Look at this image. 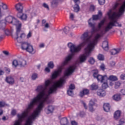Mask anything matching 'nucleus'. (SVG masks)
Returning a JSON list of instances; mask_svg holds the SVG:
<instances>
[{
    "mask_svg": "<svg viewBox=\"0 0 125 125\" xmlns=\"http://www.w3.org/2000/svg\"><path fill=\"white\" fill-rule=\"evenodd\" d=\"M76 6L74 7V12H78L80 11V6L79 4L75 5Z\"/></svg>",
    "mask_w": 125,
    "mask_h": 125,
    "instance_id": "cd10ccee",
    "label": "nucleus"
},
{
    "mask_svg": "<svg viewBox=\"0 0 125 125\" xmlns=\"http://www.w3.org/2000/svg\"><path fill=\"white\" fill-rule=\"evenodd\" d=\"M103 108L104 112H108L110 111L111 106H110V104H104Z\"/></svg>",
    "mask_w": 125,
    "mask_h": 125,
    "instance_id": "2eb2a0df",
    "label": "nucleus"
},
{
    "mask_svg": "<svg viewBox=\"0 0 125 125\" xmlns=\"http://www.w3.org/2000/svg\"><path fill=\"white\" fill-rule=\"evenodd\" d=\"M89 109L90 112H93V111H94V109H93V106L92 105H89Z\"/></svg>",
    "mask_w": 125,
    "mask_h": 125,
    "instance_id": "a18cd8bd",
    "label": "nucleus"
},
{
    "mask_svg": "<svg viewBox=\"0 0 125 125\" xmlns=\"http://www.w3.org/2000/svg\"><path fill=\"white\" fill-rule=\"evenodd\" d=\"M2 75H4V71L0 69V76H2Z\"/></svg>",
    "mask_w": 125,
    "mask_h": 125,
    "instance_id": "5fc2aeb1",
    "label": "nucleus"
},
{
    "mask_svg": "<svg viewBox=\"0 0 125 125\" xmlns=\"http://www.w3.org/2000/svg\"><path fill=\"white\" fill-rule=\"evenodd\" d=\"M57 5H58V0H53L51 2V6L54 8V7H57Z\"/></svg>",
    "mask_w": 125,
    "mask_h": 125,
    "instance_id": "aec40b11",
    "label": "nucleus"
},
{
    "mask_svg": "<svg viewBox=\"0 0 125 125\" xmlns=\"http://www.w3.org/2000/svg\"><path fill=\"white\" fill-rule=\"evenodd\" d=\"M2 114H3V111L2 110V109H0V116H1Z\"/></svg>",
    "mask_w": 125,
    "mask_h": 125,
    "instance_id": "69168bd1",
    "label": "nucleus"
},
{
    "mask_svg": "<svg viewBox=\"0 0 125 125\" xmlns=\"http://www.w3.org/2000/svg\"><path fill=\"white\" fill-rule=\"evenodd\" d=\"M110 64L111 67H114V66L116 65V62L114 61H112L110 62Z\"/></svg>",
    "mask_w": 125,
    "mask_h": 125,
    "instance_id": "3c124183",
    "label": "nucleus"
},
{
    "mask_svg": "<svg viewBox=\"0 0 125 125\" xmlns=\"http://www.w3.org/2000/svg\"><path fill=\"white\" fill-rule=\"evenodd\" d=\"M44 28H46V29L49 28V24H48V23H46L44 25Z\"/></svg>",
    "mask_w": 125,
    "mask_h": 125,
    "instance_id": "e2e57ef3",
    "label": "nucleus"
},
{
    "mask_svg": "<svg viewBox=\"0 0 125 125\" xmlns=\"http://www.w3.org/2000/svg\"><path fill=\"white\" fill-rule=\"evenodd\" d=\"M5 72L7 74H9L10 73V69L9 68H6Z\"/></svg>",
    "mask_w": 125,
    "mask_h": 125,
    "instance_id": "4d7b16f0",
    "label": "nucleus"
},
{
    "mask_svg": "<svg viewBox=\"0 0 125 125\" xmlns=\"http://www.w3.org/2000/svg\"><path fill=\"white\" fill-rule=\"evenodd\" d=\"M75 87L74 84H71L69 86V89L67 90V94L69 95V96H73L74 95V92L73 90L75 89Z\"/></svg>",
    "mask_w": 125,
    "mask_h": 125,
    "instance_id": "20e7f679",
    "label": "nucleus"
},
{
    "mask_svg": "<svg viewBox=\"0 0 125 125\" xmlns=\"http://www.w3.org/2000/svg\"><path fill=\"white\" fill-rule=\"evenodd\" d=\"M95 9V7H94V6L93 5H91L90 7V11H94Z\"/></svg>",
    "mask_w": 125,
    "mask_h": 125,
    "instance_id": "49530a36",
    "label": "nucleus"
},
{
    "mask_svg": "<svg viewBox=\"0 0 125 125\" xmlns=\"http://www.w3.org/2000/svg\"><path fill=\"white\" fill-rule=\"evenodd\" d=\"M102 47L105 51L109 50V43L108 41H105L103 42Z\"/></svg>",
    "mask_w": 125,
    "mask_h": 125,
    "instance_id": "0eeeda50",
    "label": "nucleus"
},
{
    "mask_svg": "<svg viewBox=\"0 0 125 125\" xmlns=\"http://www.w3.org/2000/svg\"><path fill=\"white\" fill-rule=\"evenodd\" d=\"M5 29V23H0V30L4 31Z\"/></svg>",
    "mask_w": 125,
    "mask_h": 125,
    "instance_id": "393cba45",
    "label": "nucleus"
},
{
    "mask_svg": "<svg viewBox=\"0 0 125 125\" xmlns=\"http://www.w3.org/2000/svg\"><path fill=\"white\" fill-rule=\"evenodd\" d=\"M69 18L71 20H74V18H75V15L73 13H70Z\"/></svg>",
    "mask_w": 125,
    "mask_h": 125,
    "instance_id": "c03bdc74",
    "label": "nucleus"
},
{
    "mask_svg": "<svg viewBox=\"0 0 125 125\" xmlns=\"http://www.w3.org/2000/svg\"><path fill=\"white\" fill-rule=\"evenodd\" d=\"M21 20H27V15L22 14L21 17Z\"/></svg>",
    "mask_w": 125,
    "mask_h": 125,
    "instance_id": "72a5a7b5",
    "label": "nucleus"
},
{
    "mask_svg": "<svg viewBox=\"0 0 125 125\" xmlns=\"http://www.w3.org/2000/svg\"><path fill=\"white\" fill-rule=\"evenodd\" d=\"M98 59L100 61H103L104 60V56L101 54H100L98 56Z\"/></svg>",
    "mask_w": 125,
    "mask_h": 125,
    "instance_id": "bb28decb",
    "label": "nucleus"
},
{
    "mask_svg": "<svg viewBox=\"0 0 125 125\" xmlns=\"http://www.w3.org/2000/svg\"><path fill=\"white\" fill-rule=\"evenodd\" d=\"M60 123L61 125H68L69 121H68L67 118L64 117L61 120Z\"/></svg>",
    "mask_w": 125,
    "mask_h": 125,
    "instance_id": "4468645a",
    "label": "nucleus"
},
{
    "mask_svg": "<svg viewBox=\"0 0 125 125\" xmlns=\"http://www.w3.org/2000/svg\"><path fill=\"white\" fill-rule=\"evenodd\" d=\"M124 0H118L117 3L115 4L114 9H115L116 8L118 7V6L119 5V4H121V1H123Z\"/></svg>",
    "mask_w": 125,
    "mask_h": 125,
    "instance_id": "c9c22d12",
    "label": "nucleus"
},
{
    "mask_svg": "<svg viewBox=\"0 0 125 125\" xmlns=\"http://www.w3.org/2000/svg\"><path fill=\"white\" fill-rule=\"evenodd\" d=\"M48 67L50 68V69H53L54 68V63L53 62H50L48 63Z\"/></svg>",
    "mask_w": 125,
    "mask_h": 125,
    "instance_id": "b1692460",
    "label": "nucleus"
},
{
    "mask_svg": "<svg viewBox=\"0 0 125 125\" xmlns=\"http://www.w3.org/2000/svg\"><path fill=\"white\" fill-rule=\"evenodd\" d=\"M25 50L29 53H35L33 45H31V44L30 43L29 44L28 46H27Z\"/></svg>",
    "mask_w": 125,
    "mask_h": 125,
    "instance_id": "9d476101",
    "label": "nucleus"
},
{
    "mask_svg": "<svg viewBox=\"0 0 125 125\" xmlns=\"http://www.w3.org/2000/svg\"><path fill=\"white\" fill-rule=\"evenodd\" d=\"M5 106V103L3 102H0V108H2V107H4Z\"/></svg>",
    "mask_w": 125,
    "mask_h": 125,
    "instance_id": "a19ab883",
    "label": "nucleus"
},
{
    "mask_svg": "<svg viewBox=\"0 0 125 125\" xmlns=\"http://www.w3.org/2000/svg\"><path fill=\"white\" fill-rule=\"evenodd\" d=\"M89 93V90L88 89H83L82 91L80 92V97H83V96L87 95Z\"/></svg>",
    "mask_w": 125,
    "mask_h": 125,
    "instance_id": "ddd939ff",
    "label": "nucleus"
},
{
    "mask_svg": "<svg viewBox=\"0 0 125 125\" xmlns=\"http://www.w3.org/2000/svg\"><path fill=\"white\" fill-rule=\"evenodd\" d=\"M31 37H32V32L29 31L27 35V39H29V38H31Z\"/></svg>",
    "mask_w": 125,
    "mask_h": 125,
    "instance_id": "09e8293b",
    "label": "nucleus"
},
{
    "mask_svg": "<svg viewBox=\"0 0 125 125\" xmlns=\"http://www.w3.org/2000/svg\"><path fill=\"white\" fill-rule=\"evenodd\" d=\"M91 87L92 90H95L98 88V85H97L95 83H93L91 85Z\"/></svg>",
    "mask_w": 125,
    "mask_h": 125,
    "instance_id": "a878e982",
    "label": "nucleus"
},
{
    "mask_svg": "<svg viewBox=\"0 0 125 125\" xmlns=\"http://www.w3.org/2000/svg\"><path fill=\"white\" fill-rule=\"evenodd\" d=\"M108 86V83L107 82V81H104L102 85L103 89H106V88H107Z\"/></svg>",
    "mask_w": 125,
    "mask_h": 125,
    "instance_id": "4be33fe9",
    "label": "nucleus"
},
{
    "mask_svg": "<svg viewBox=\"0 0 125 125\" xmlns=\"http://www.w3.org/2000/svg\"><path fill=\"white\" fill-rule=\"evenodd\" d=\"M125 119H121L120 120L119 125H123V124H125Z\"/></svg>",
    "mask_w": 125,
    "mask_h": 125,
    "instance_id": "8fccbe9b",
    "label": "nucleus"
},
{
    "mask_svg": "<svg viewBox=\"0 0 125 125\" xmlns=\"http://www.w3.org/2000/svg\"><path fill=\"white\" fill-rule=\"evenodd\" d=\"M101 70L104 71L105 70V64L104 63H102L100 66Z\"/></svg>",
    "mask_w": 125,
    "mask_h": 125,
    "instance_id": "e433bc0d",
    "label": "nucleus"
},
{
    "mask_svg": "<svg viewBox=\"0 0 125 125\" xmlns=\"http://www.w3.org/2000/svg\"><path fill=\"white\" fill-rule=\"evenodd\" d=\"M121 111L117 110L114 113V118L115 120H118V119H120V117H121Z\"/></svg>",
    "mask_w": 125,
    "mask_h": 125,
    "instance_id": "f3484780",
    "label": "nucleus"
},
{
    "mask_svg": "<svg viewBox=\"0 0 125 125\" xmlns=\"http://www.w3.org/2000/svg\"><path fill=\"white\" fill-rule=\"evenodd\" d=\"M2 121H6V117L5 116H3L2 118Z\"/></svg>",
    "mask_w": 125,
    "mask_h": 125,
    "instance_id": "338daca9",
    "label": "nucleus"
},
{
    "mask_svg": "<svg viewBox=\"0 0 125 125\" xmlns=\"http://www.w3.org/2000/svg\"><path fill=\"white\" fill-rule=\"evenodd\" d=\"M31 79L33 81H35L36 79H38V75L37 73H33L32 75Z\"/></svg>",
    "mask_w": 125,
    "mask_h": 125,
    "instance_id": "c756f323",
    "label": "nucleus"
},
{
    "mask_svg": "<svg viewBox=\"0 0 125 125\" xmlns=\"http://www.w3.org/2000/svg\"><path fill=\"white\" fill-rule=\"evenodd\" d=\"M97 93V95L101 97H103L106 95V92L103 89L99 90Z\"/></svg>",
    "mask_w": 125,
    "mask_h": 125,
    "instance_id": "dca6fc26",
    "label": "nucleus"
},
{
    "mask_svg": "<svg viewBox=\"0 0 125 125\" xmlns=\"http://www.w3.org/2000/svg\"><path fill=\"white\" fill-rule=\"evenodd\" d=\"M71 125H78V123L76 121H72Z\"/></svg>",
    "mask_w": 125,
    "mask_h": 125,
    "instance_id": "052dcab7",
    "label": "nucleus"
},
{
    "mask_svg": "<svg viewBox=\"0 0 125 125\" xmlns=\"http://www.w3.org/2000/svg\"><path fill=\"white\" fill-rule=\"evenodd\" d=\"M69 31H70V28L68 26L65 27L63 29V32L65 33V34H68Z\"/></svg>",
    "mask_w": 125,
    "mask_h": 125,
    "instance_id": "7c9ffc66",
    "label": "nucleus"
},
{
    "mask_svg": "<svg viewBox=\"0 0 125 125\" xmlns=\"http://www.w3.org/2000/svg\"><path fill=\"white\" fill-rule=\"evenodd\" d=\"M18 14L17 15V17H18V18H20V19H21V17L22 16V15L23 14H22L23 11H21V12L18 11Z\"/></svg>",
    "mask_w": 125,
    "mask_h": 125,
    "instance_id": "f704fd0d",
    "label": "nucleus"
},
{
    "mask_svg": "<svg viewBox=\"0 0 125 125\" xmlns=\"http://www.w3.org/2000/svg\"><path fill=\"white\" fill-rule=\"evenodd\" d=\"M12 66L13 67H14L15 68H16L17 66H19V61L18 62L17 60H14L12 62Z\"/></svg>",
    "mask_w": 125,
    "mask_h": 125,
    "instance_id": "5701e85b",
    "label": "nucleus"
},
{
    "mask_svg": "<svg viewBox=\"0 0 125 125\" xmlns=\"http://www.w3.org/2000/svg\"><path fill=\"white\" fill-rule=\"evenodd\" d=\"M45 71L47 73H49L50 72V69H49V67H46L45 68Z\"/></svg>",
    "mask_w": 125,
    "mask_h": 125,
    "instance_id": "6e6d98bb",
    "label": "nucleus"
},
{
    "mask_svg": "<svg viewBox=\"0 0 125 125\" xmlns=\"http://www.w3.org/2000/svg\"><path fill=\"white\" fill-rule=\"evenodd\" d=\"M19 64L21 67H25V66H27V61L23 59H21L19 61Z\"/></svg>",
    "mask_w": 125,
    "mask_h": 125,
    "instance_id": "f8f14e48",
    "label": "nucleus"
},
{
    "mask_svg": "<svg viewBox=\"0 0 125 125\" xmlns=\"http://www.w3.org/2000/svg\"><path fill=\"white\" fill-rule=\"evenodd\" d=\"M43 6L47 9V10H49V7L48 6V5L45 3H43Z\"/></svg>",
    "mask_w": 125,
    "mask_h": 125,
    "instance_id": "37998d69",
    "label": "nucleus"
},
{
    "mask_svg": "<svg viewBox=\"0 0 125 125\" xmlns=\"http://www.w3.org/2000/svg\"><path fill=\"white\" fill-rule=\"evenodd\" d=\"M82 103L84 108L86 109H87V106H86V104H85V103L83 102Z\"/></svg>",
    "mask_w": 125,
    "mask_h": 125,
    "instance_id": "13d9d810",
    "label": "nucleus"
},
{
    "mask_svg": "<svg viewBox=\"0 0 125 125\" xmlns=\"http://www.w3.org/2000/svg\"><path fill=\"white\" fill-rule=\"evenodd\" d=\"M73 1H74L75 5H77V4H79V3H80V0H73Z\"/></svg>",
    "mask_w": 125,
    "mask_h": 125,
    "instance_id": "864d4df0",
    "label": "nucleus"
},
{
    "mask_svg": "<svg viewBox=\"0 0 125 125\" xmlns=\"http://www.w3.org/2000/svg\"><path fill=\"white\" fill-rule=\"evenodd\" d=\"M99 19V16L98 15H93L92 20H98Z\"/></svg>",
    "mask_w": 125,
    "mask_h": 125,
    "instance_id": "2f4dec72",
    "label": "nucleus"
},
{
    "mask_svg": "<svg viewBox=\"0 0 125 125\" xmlns=\"http://www.w3.org/2000/svg\"><path fill=\"white\" fill-rule=\"evenodd\" d=\"M15 8L17 11H20V12H21V11H23V6H22V4L21 3L17 4L15 5Z\"/></svg>",
    "mask_w": 125,
    "mask_h": 125,
    "instance_id": "9b49d317",
    "label": "nucleus"
},
{
    "mask_svg": "<svg viewBox=\"0 0 125 125\" xmlns=\"http://www.w3.org/2000/svg\"><path fill=\"white\" fill-rule=\"evenodd\" d=\"M125 12V7L121 6L118 12H112V10H110L107 14L111 21L108 22L104 28L102 29V27L105 24V20H102L98 24L97 27H95V23L93 22V20L90 19L88 21L89 26L92 28L91 31V35H89V31H86L82 34L81 39L83 42L78 45L70 42L67 43V46L69 48L71 54L68 55L65 61L61 65H57L58 70L55 71L53 73H61L62 72L63 66L67 65L73 56L79 53L82 50V47L84 46L86 44L87 46L84 48V53L80 57V63H83L87 57L91 55V52L93 51L95 45L98 42V39L103 37L105 34L109 32L110 30L113 29V27H122V24H119L117 19L123 15Z\"/></svg>",
    "mask_w": 125,
    "mask_h": 125,
    "instance_id": "f257e3e1",
    "label": "nucleus"
},
{
    "mask_svg": "<svg viewBox=\"0 0 125 125\" xmlns=\"http://www.w3.org/2000/svg\"><path fill=\"white\" fill-rule=\"evenodd\" d=\"M30 43L28 42H23L21 44V49L23 50H26L27 47H28Z\"/></svg>",
    "mask_w": 125,
    "mask_h": 125,
    "instance_id": "412c9836",
    "label": "nucleus"
},
{
    "mask_svg": "<svg viewBox=\"0 0 125 125\" xmlns=\"http://www.w3.org/2000/svg\"><path fill=\"white\" fill-rule=\"evenodd\" d=\"M1 6L4 10L7 9V5L6 4H4V3H2Z\"/></svg>",
    "mask_w": 125,
    "mask_h": 125,
    "instance_id": "58836bf2",
    "label": "nucleus"
},
{
    "mask_svg": "<svg viewBox=\"0 0 125 125\" xmlns=\"http://www.w3.org/2000/svg\"><path fill=\"white\" fill-rule=\"evenodd\" d=\"M14 19H16L13 18V17L11 16H10L6 18L5 21H6V22H8V23H11V24H13L14 22H12V21H13Z\"/></svg>",
    "mask_w": 125,
    "mask_h": 125,
    "instance_id": "a211bd4d",
    "label": "nucleus"
},
{
    "mask_svg": "<svg viewBox=\"0 0 125 125\" xmlns=\"http://www.w3.org/2000/svg\"><path fill=\"white\" fill-rule=\"evenodd\" d=\"M45 111L47 114H50L53 113L54 111V106L52 105H48L45 109Z\"/></svg>",
    "mask_w": 125,
    "mask_h": 125,
    "instance_id": "423d86ee",
    "label": "nucleus"
},
{
    "mask_svg": "<svg viewBox=\"0 0 125 125\" xmlns=\"http://www.w3.org/2000/svg\"><path fill=\"white\" fill-rule=\"evenodd\" d=\"M94 104H95L94 101H93V100H91L90 101L89 106H94Z\"/></svg>",
    "mask_w": 125,
    "mask_h": 125,
    "instance_id": "4c0bfd02",
    "label": "nucleus"
},
{
    "mask_svg": "<svg viewBox=\"0 0 125 125\" xmlns=\"http://www.w3.org/2000/svg\"><path fill=\"white\" fill-rule=\"evenodd\" d=\"M98 1L101 5H103L105 3V0H98Z\"/></svg>",
    "mask_w": 125,
    "mask_h": 125,
    "instance_id": "79ce46f5",
    "label": "nucleus"
},
{
    "mask_svg": "<svg viewBox=\"0 0 125 125\" xmlns=\"http://www.w3.org/2000/svg\"><path fill=\"white\" fill-rule=\"evenodd\" d=\"M120 78H121V80H125V74H122L121 76H120Z\"/></svg>",
    "mask_w": 125,
    "mask_h": 125,
    "instance_id": "de8ad7c7",
    "label": "nucleus"
},
{
    "mask_svg": "<svg viewBox=\"0 0 125 125\" xmlns=\"http://www.w3.org/2000/svg\"><path fill=\"white\" fill-rule=\"evenodd\" d=\"M121 92L122 95H125V89H122L121 90Z\"/></svg>",
    "mask_w": 125,
    "mask_h": 125,
    "instance_id": "680f3d73",
    "label": "nucleus"
},
{
    "mask_svg": "<svg viewBox=\"0 0 125 125\" xmlns=\"http://www.w3.org/2000/svg\"><path fill=\"white\" fill-rule=\"evenodd\" d=\"M17 111L16 109H12L11 112L12 116H15L16 115Z\"/></svg>",
    "mask_w": 125,
    "mask_h": 125,
    "instance_id": "ea45409f",
    "label": "nucleus"
},
{
    "mask_svg": "<svg viewBox=\"0 0 125 125\" xmlns=\"http://www.w3.org/2000/svg\"><path fill=\"white\" fill-rule=\"evenodd\" d=\"M20 37L19 36V38L17 39V36H16V37L15 38V39L17 40L18 42H22V40L24 39L26 37V34L24 33H21L19 35Z\"/></svg>",
    "mask_w": 125,
    "mask_h": 125,
    "instance_id": "6e6552de",
    "label": "nucleus"
},
{
    "mask_svg": "<svg viewBox=\"0 0 125 125\" xmlns=\"http://www.w3.org/2000/svg\"><path fill=\"white\" fill-rule=\"evenodd\" d=\"M12 22H14L13 25L16 26L17 32L16 36H17V39H19V35L20 34V32H21L22 23L17 19H14Z\"/></svg>",
    "mask_w": 125,
    "mask_h": 125,
    "instance_id": "7ed1b4c3",
    "label": "nucleus"
},
{
    "mask_svg": "<svg viewBox=\"0 0 125 125\" xmlns=\"http://www.w3.org/2000/svg\"><path fill=\"white\" fill-rule=\"evenodd\" d=\"M89 63L91 64H94V62H95V60L93 58H90V59L88 61Z\"/></svg>",
    "mask_w": 125,
    "mask_h": 125,
    "instance_id": "473e14b6",
    "label": "nucleus"
},
{
    "mask_svg": "<svg viewBox=\"0 0 125 125\" xmlns=\"http://www.w3.org/2000/svg\"><path fill=\"white\" fill-rule=\"evenodd\" d=\"M31 15L32 16H36V15H37V14L36 13H31Z\"/></svg>",
    "mask_w": 125,
    "mask_h": 125,
    "instance_id": "774afa93",
    "label": "nucleus"
},
{
    "mask_svg": "<svg viewBox=\"0 0 125 125\" xmlns=\"http://www.w3.org/2000/svg\"><path fill=\"white\" fill-rule=\"evenodd\" d=\"M3 53L5 54V55H6V56H8V55H9V52L7 51H3Z\"/></svg>",
    "mask_w": 125,
    "mask_h": 125,
    "instance_id": "603ef678",
    "label": "nucleus"
},
{
    "mask_svg": "<svg viewBox=\"0 0 125 125\" xmlns=\"http://www.w3.org/2000/svg\"><path fill=\"white\" fill-rule=\"evenodd\" d=\"M98 15H99V16H102V12L99 11Z\"/></svg>",
    "mask_w": 125,
    "mask_h": 125,
    "instance_id": "0e129e2a",
    "label": "nucleus"
},
{
    "mask_svg": "<svg viewBox=\"0 0 125 125\" xmlns=\"http://www.w3.org/2000/svg\"><path fill=\"white\" fill-rule=\"evenodd\" d=\"M121 84H122V83H121L120 81L116 82L115 84V88H119L120 86H121Z\"/></svg>",
    "mask_w": 125,
    "mask_h": 125,
    "instance_id": "c85d7f7f",
    "label": "nucleus"
},
{
    "mask_svg": "<svg viewBox=\"0 0 125 125\" xmlns=\"http://www.w3.org/2000/svg\"><path fill=\"white\" fill-rule=\"evenodd\" d=\"M5 82H6L9 84L11 85L14 84V83H15L14 79H13L11 76L6 77Z\"/></svg>",
    "mask_w": 125,
    "mask_h": 125,
    "instance_id": "39448f33",
    "label": "nucleus"
},
{
    "mask_svg": "<svg viewBox=\"0 0 125 125\" xmlns=\"http://www.w3.org/2000/svg\"><path fill=\"white\" fill-rule=\"evenodd\" d=\"M121 50H122V48H118L117 49H113L110 51V53L111 55H116V54H118V53H120V52H121Z\"/></svg>",
    "mask_w": 125,
    "mask_h": 125,
    "instance_id": "1a4fd4ad",
    "label": "nucleus"
},
{
    "mask_svg": "<svg viewBox=\"0 0 125 125\" xmlns=\"http://www.w3.org/2000/svg\"><path fill=\"white\" fill-rule=\"evenodd\" d=\"M93 76L95 79H97L98 82H100L101 83H103L104 81H112V82H116V81H118V77L117 76L114 75H111L108 78L107 75H104L102 76L101 75L98 74V70H94L93 72Z\"/></svg>",
    "mask_w": 125,
    "mask_h": 125,
    "instance_id": "f03ea898",
    "label": "nucleus"
},
{
    "mask_svg": "<svg viewBox=\"0 0 125 125\" xmlns=\"http://www.w3.org/2000/svg\"><path fill=\"white\" fill-rule=\"evenodd\" d=\"M39 47L40 48H42V47H44V43H42L39 45Z\"/></svg>",
    "mask_w": 125,
    "mask_h": 125,
    "instance_id": "bf43d9fd",
    "label": "nucleus"
},
{
    "mask_svg": "<svg viewBox=\"0 0 125 125\" xmlns=\"http://www.w3.org/2000/svg\"><path fill=\"white\" fill-rule=\"evenodd\" d=\"M113 99L115 101H120L122 99V97H121V94H116L113 96Z\"/></svg>",
    "mask_w": 125,
    "mask_h": 125,
    "instance_id": "6ab92c4d",
    "label": "nucleus"
}]
</instances>
